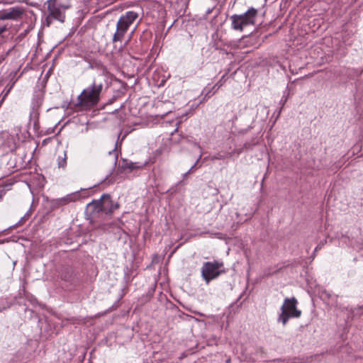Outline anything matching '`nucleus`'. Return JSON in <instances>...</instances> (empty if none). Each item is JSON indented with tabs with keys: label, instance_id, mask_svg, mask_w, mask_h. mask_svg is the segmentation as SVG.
<instances>
[{
	"label": "nucleus",
	"instance_id": "0eeeda50",
	"mask_svg": "<svg viewBox=\"0 0 363 363\" xmlns=\"http://www.w3.org/2000/svg\"><path fill=\"white\" fill-rule=\"evenodd\" d=\"M57 0H48L46 4L48 5V10L49 15L53 18L63 23L65 21V15L60 10V8L57 6L56 3Z\"/></svg>",
	"mask_w": 363,
	"mask_h": 363
},
{
	"label": "nucleus",
	"instance_id": "f03ea898",
	"mask_svg": "<svg viewBox=\"0 0 363 363\" xmlns=\"http://www.w3.org/2000/svg\"><path fill=\"white\" fill-rule=\"evenodd\" d=\"M138 16L139 15L137 12L129 11L125 12L119 18L116 24V33L112 38L113 43L123 40L130 26L134 23Z\"/></svg>",
	"mask_w": 363,
	"mask_h": 363
},
{
	"label": "nucleus",
	"instance_id": "ddd939ff",
	"mask_svg": "<svg viewBox=\"0 0 363 363\" xmlns=\"http://www.w3.org/2000/svg\"><path fill=\"white\" fill-rule=\"evenodd\" d=\"M4 60H5V56L0 55V65L4 61Z\"/></svg>",
	"mask_w": 363,
	"mask_h": 363
},
{
	"label": "nucleus",
	"instance_id": "20e7f679",
	"mask_svg": "<svg viewBox=\"0 0 363 363\" xmlns=\"http://www.w3.org/2000/svg\"><path fill=\"white\" fill-rule=\"evenodd\" d=\"M298 301L295 297L286 298L281 307V313L279 315L278 320L281 322L284 325H286L289 318H299L301 311L297 308Z\"/></svg>",
	"mask_w": 363,
	"mask_h": 363
},
{
	"label": "nucleus",
	"instance_id": "f8f14e48",
	"mask_svg": "<svg viewBox=\"0 0 363 363\" xmlns=\"http://www.w3.org/2000/svg\"><path fill=\"white\" fill-rule=\"evenodd\" d=\"M322 247L321 245H318V246L315 248L314 253H315L318 250H320Z\"/></svg>",
	"mask_w": 363,
	"mask_h": 363
},
{
	"label": "nucleus",
	"instance_id": "9d476101",
	"mask_svg": "<svg viewBox=\"0 0 363 363\" xmlns=\"http://www.w3.org/2000/svg\"><path fill=\"white\" fill-rule=\"evenodd\" d=\"M61 279L65 281H72L74 279V272L72 269L66 268L60 274Z\"/></svg>",
	"mask_w": 363,
	"mask_h": 363
},
{
	"label": "nucleus",
	"instance_id": "f3484780",
	"mask_svg": "<svg viewBox=\"0 0 363 363\" xmlns=\"http://www.w3.org/2000/svg\"><path fill=\"white\" fill-rule=\"evenodd\" d=\"M6 96V95L5 94V96H3L2 100H4V99H5V96Z\"/></svg>",
	"mask_w": 363,
	"mask_h": 363
},
{
	"label": "nucleus",
	"instance_id": "4468645a",
	"mask_svg": "<svg viewBox=\"0 0 363 363\" xmlns=\"http://www.w3.org/2000/svg\"><path fill=\"white\" fill-rule=\"evenodd\" d=\"M128 168H130V169H134L135 168V166L134 165L133 163H131L130 164V165L128 166Z\"/></svg>",
	"mask_w": 363,
	"mask_h": 363
},
{
	"label": "nucleus",
	"instance_id": "dca6fc26",
	"mask_svg": "<svg viewBox=\"0 0 363 363\" xmlns=\"http://www.w3.org/2000/svg\"><path fill=\"white\" fill-rule=\"evenodd\" d=\"M6 96V95L5 94V96H3L2 100H4V99H5V96Z\"/></svg>",
	"mask_w": 363,
	"mask_h": 363
},
{
	"label": "nucleus",
	"instance_id": "9b49d317",
	"mask_svg": "<svg viewBox=\"0 0 363 363\" xmlns=\"http://www.w3.org/2000/svg\"><path fill=\"white\" fill-rule=\"evenodd\" d=\"M7 30L6 26H0V35Z\"/></svg>",
	"mask_w": 363,
	"mask_h": 363
},
{
	"label": "nucleus",
	"instance_id": "6e6552de",
	"mask_svg": "<svg viewBox=\"0 0 363 363\" xmlns=\"http://www.w3.org/2000/svg\"><path fill=\"white\" fill-rule=\"evenodd\" d=\"M24 10L20 7L11 8L9 10L4 11L0 13L1 20H18L21 18Z\"/></svg>",
	"mask_w": 363,
	"mask_h": 363
},
{
	"label": "nucleus",
	"instance_id": "1a4fd4ad",
	"mask_svg": "<svg viewBox=\"0 0 363 363\" xmlns=\"http://www.w3.org/2000/svg\"><path fill=\"white\" fill-rule=\"evenodd\" d=\"M78 198V195L75 194H68L65 197L56 199L55 204L57 206L67 205L71 202L75 201Z\"/></svg>",
	"mask_w": 363,
	"mask_h": 363
},
{
	"label": "nucleus",
	"instance_id": "2eb2a0df",
	"mask_svg": "<svg viewBox=\"0 0 363 363\" xmlns=\"http://www.w3.org/2000/svg\"><path fill=\"white\" fill-rule=\"evenodd\" d=\"M61 7L63 8L64 9H68V6H61Z\"/></svg>",
	"mask_w": 363,
	"mask_h": 363
},
{
	"label": "nucleus",
	"instance_id": "f257e3e1",
	"mask_svg": "<svg viewBox=\"0 0 363 363\" xmlns=\"http://www.w3.org/2000/svg\"><path fill=\"white\" fill-rule=\"evenodd\" d=\"M106 91L104 84L97 79L83 89L77 99L73 101V108L76 111H89L95 108L101 100Z\"/></svg>",
	"mask_w": 363,
	"mask_h": 363
},
{
	"label": "nucleus",
	"instance_id": "39448f33",
	"mask_svg": "<svg viewBox=\"0 0 363 363\" xmlns=\"http://www.w3.org/2000/svg\"><path fill=\"white\" fill-rule=\"evenodd\" d=\"M118 207V204L114 203L108 194H104L100 199L93 201L88 204V208H92L93 211L104 212L106 214L112 213Z\"/></svg>",
	"mask_w": 363,
	"mask_h": 363
},
{
	"label": "nucleus",
	"instance_id": "7ed1b4c3",
	"mask_svg": "<svg viewBox=\"0 0 363 363\" xmlns=\"http://www.w3.org/2000/svg\"><path fill=\"white\" fill-rule=\"evenodd\" d=\"M258 15V11L251 7L242 14H235L230 17L232 28L235 30L242 31L244 28L248 26H254L255 19Z\"/></svg>",
	"mask_w": 363,
	"mask_h": 363
},
{
	"label": "nucleus",
	"instance_id": "423d86ee",
	"mask_svg": "<svg viewBox=\"0 0 363 363\" xmlns=\"http://www.w3.org/2000/svg\"><path fill=\"white\" fill-rule=\"evenodd\" d=\"M223 263L217 261L204 262L201 268V276L205 281L208 284L211 281L218 278L225 272L222 268Z\"/></svg>",
	"mask_w": 363,
	"mask_h": 363
}]
</instances>
